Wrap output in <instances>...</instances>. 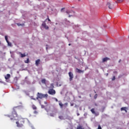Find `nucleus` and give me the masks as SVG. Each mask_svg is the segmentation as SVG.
<instances>
[{
  "instance_id": "obj_31",
  "label": "nucleus",
  "mask_w": 129,
  "mask_h": 129,
  "mask_svg": "<svg viewBox=\"0 0 129 129\" xmlns=\"http://www.w3.org/2000/svg\"><path fill=\"white\" fill-rule=\"evenodd\" d=\"M115 79H116L115 77L114 76V77H113V78L112 79V81H115Z\"/></svg>"
},
{
  "instance_id": "obj_27",
  "label": "nucleus",
  "mask_w": 129,
  "mask_h": 129,
  "mask_svg": "<svg viewBox=\"0 0 129 129\" xmlns=\"http://www.w3.org/2000/svg\"><path fill=\"white\" fill-rule=\"evenodd\" d=\"M5 40H6L7 42H8V36H5Z\"/></svg>"
},
{
  "instance_id": "obj_41",
  "label": "nucleus",
  "mask_w": 129,
  "mask_h": 129,
  "mask_svg": "<svg viewBox=\"0 0 129 129\" xmlns=\"http://www.w3.org/2000/svg\"><path fill=\"white\" fill-rule=\"evenodd\" d=\"M44 103L47 104V102H44Z\"/></svg>"
},
{
  "instance_id": "obj_23",
  "label": "nucleus",
  "mask_w": 129,
  "mask_h": 129,
  "mask_svg": "<svg viewBox=\"0 0 129 129\" xmlns=\"http://www.w3.org/2000/svg\"><path fill=\"white\" fill-rule=\"evenodd\" d=\"M50 88H51V89H53V88H54L53 84H50Z\"/></svg>"
},
{
  "instance_id": "obj_33",
  "label": "nucleus",
  "mask_w": 129,
  "mask_h": 129,
  "mask_svg": "<svg viewBox=\"0 0 129 129\" xmlns=\"http://www.w3.org/2000/svg\"><path fill=\"white\" fill-rule=\"evenodd\" d=\"M54 99L55 100V101H56V102H58V100H57V99H56V98H54Z\"/></svg>"
},
{
  "instance_id": "obj_5",
  "label": "nucleus",
  "mask_w": 129,
  "mask_h": 129,
  "mask_svg": "<svg viewBox=\"0 0 129 129\" xmlns=\"http://www.w3.org/2000/svg\"><path fill=\"white\" fill-rule=\"evenodd\" d=\"M48 94L51 95H54L56 94V91L53 89H49Z\"/></svg>"
},
{
  "instance_id": "obj_28",
  "label": "nucleus",
  "mask_w": 129,
  "mask_h": 129,
  "mask_svg": "<svg viewBox=\"0 0 129 129\" xmlns=\"http://www.w3.org/2000/svg\"><path fill=\"white\" fill-rule=\"evenodd\" d=\"M117 3H122L123 0H117Z\"/></svg>"
},
{
  "instance_id": "obj_34",
  "label": "nucleus",
  "mask_w": 129,
  "mask_h": 129,
  "mask_svg": "<svg viewBox=\"0 0 129 129\" xmlns=\"http://www.w3.org/2000/svg\"><path fill=\"white\" fill-rule=\"evenodd\" d=\"M64 8H61V11H62V10H64Z\"/></svg>"
},
{
  "instance_id": "obj_19",
  "label": "nucleus",
  "mask_w": 129,
  "mask_h": 129,
  "mask_svg": "<svg viewBox=\"0 0 129 129\" xmlns=\"http://www.w3.org/2000/svg\"><path fill=\"white\" fill-rule=\"evenodd\" d=\"M24 63H29V58H28L25 61H24Z\"/></svg>"
},
{
  "instance_id": "obj_10",
  "label": "nucleus",
  "mask_w": 129,
  "mask_h": 129,
  "mask_svg": "<svg viewBox=\"0 0 129 129\" xmlns=\"http://www.w3.org/2000/svg\"><path fill=\"white\" fill-rule=\"evenodd\" d=\"M40 62H41V60L39 59H37L35 60V65L37 67H38L39 64H40Z\"/></svg>"
},
{
  "instance_id": "obj_2",
  "label": "nucleus",
  "mask_w": 129,
  "mask_h": 129,
  "mask_svg": "<svg viewBox=\"0 0 129 129\" xmlns=\"http://www.w3.org/2000/svg\"><path fill=\"white\" fill-rule=\"evenodd\" d=\"M27 121V119L21 118L18 121L16 122L17 126L18 127H22L23 125Z\"/></svg>"
},
{
  "instance_id": "obj_40",
  "label": "nucleus",
  "mask_w": 129,
  "mask_h": 129,
  "mask_svg": "<svg viewBox=\"0 0 129 129\" xmlns=\"http://www.w3.org/2000/svg\"><path fill=\"white\" fill-rule=\"evenodd\" d=\"M120 61H121V59H119V62H120Z\"/></svg>"
},
{
  "instance_id": "obj_22",
  "label": "nucleus",
  "mask_w": 129,
  "mask_h": 129,
  "mask_svg": "<svg viewBox=\"0 0 129 129\" xmlns=\"http://www.w3.org/2000/svg\"><path fill=\"white\" fill-rule=\"evenodd\" d=\"M7 42L8 43V45L11 46L12 43L10 42H9V41H7Z\"/></svg>"
},
{
  "instance_id": "obj_21",
  "label": "nucleus",
  "mask_w": 129,
  "mask_h": 129,
  "mask_svg": "<svg viewBox=\"0 0 129 129\" xmlns=\"http://www.w3.org/2000/svg\"><path fill=\"white\" fill-rule=\"evenodd\" d=\"M17 25L18 26H24V24L17 23Z\"/></svg>"
},
{
  "instance_id": "obj_35",
  "label": "nucleus",
  "mask_w": 129,
  "mask_h": 129,
  "mask_svg": "<svg viewBox=\"0 0 129 129\" xmlns=\"http://www.w3.org/2000/svg\"><path fill=\"white\" fill-rule=\"evenodd\" d=\"M125 113H127V111L126 110H124Z\"/></svg>"
},
{
  "instance_id": "obj_14",
  "label": "nucleus",
  "mask_w": 129,
  "mask_h": 129,
  "mask_svg": "<svg viewBox=\"0 0 129 129\" xmlns=\"http://www.w3.org/2000/svg\"><path fill=\"white\" fill-rule=\"evenodd\" d=\"M11 78V75L10 74H7L6 76L5 77V79L9 80V78Z\"/></svg>"
},
{
  "instance_id": "obj_18",
  "label": "nucleus",
  "mask_w": 129,
  "mask_h": 129,
  "mask_svg": "<svg viewBox=\"0 0 129 129\" xmlns=\"http://www.w3.org/2000/svg\"><path fill=\"white\" fill-rule=\"evenodd\" d=\"M58 118L60 119V120H63L64 117L62 115H60L58 116Z\"/></svg>"
},
{
  "instance_id": "obj_12",
  "label": "nucleus",
  "mask_w": 129,
  "mask_h": 129,
  "mask_svg": "<svg viewBox=\"0 0 129 129\" xmlns=\"http://www.w3.org/2000/svg\"><path fill=\"white\" fill-rule=\"evenodd\" d=\"M19 54L20 56L21 57H25L26 56H27L25 53L22 54V52H19Z\"/></svg>"
},
{
  "instance_id": "obj_8",
  "label": "nucleus",
  "mask_w": 129,
  "mask_h": 129,
  "mask_svg": "<svg viewBox=\"0 0 129 129\" xmlns=\"http://www.w3.org/2000/svg\"><path fill=\"white\" fill-rule=\"evenodd\" d=\"M42 26H43L44 27V28L46 30L49 29V27L46 25L45 21H43V22L42 24Z\"/></svg>"
},
{
  "instance_id": "obj_36",
  "label": "nucleus",
  "mask_w": 129,
  "mask_h": 129,
  "mask_svg": "<svg viewBox=\"0 0 129 129\" xmlns=\"http://www.w3.org/2000/svg\"><path fill=\"white\" fill-rule=\"evenodd\" d=\"M41 107L43 108H44V106L43 105H41Z\"/></svg>"
},
{
  "instance_id": "obj_15",
  "label": "nucleus",
  "mask_w": 129,
  "mask_h": 129,
  "mask_svg": "<svg viewBox=\"0 0 129 129\" xmlns=\"http://www.w3.org/2000/svg\"><path fill=\"white\" fill-rule=\"evenodd\" d=\"M109 60V58L108 57H106V58H103V62H104L107 60Z\"/></svg>"
},
{
  "instance_id": "obj_38",
  "label": "nucleus",
  "mask_w": 129,
  "mask_h": 129,
  "mask_svg": "<svg viewBox=\"0 0 129 129\" xmlns=\"http://www.w3.org/2000/svg\"><path fill=\"white\" fill-rule=\"evenodd\" d=\"M80 115L79 113H77V116H79Z\"/></svg>"
},
{
  "instance_id": "obj_24",
  "label": "nucleus",
  "mask_w": 129,
  "mask_h": 129,
  "mask_svg": "<svg viewBox=\"0 0 129 129\" xmlns=\"http://www.w3.org/2000/svg\"><path fill=\"white\" fill-rule=\"evenodd\" d=\"M126 107H122V108H121V111H125V110H126Z\"/></svg>"
},
{
  "instance_id": "obj_39",
  "label": "nucleus",
  "mask_w": 129,
  "mask_h": 129,
  "mask_svg": "<svg viewBox=\"0 0 129 129\" xmlns=\"http://www.w3.org/2000/svg\"><path fill=\"white\" fill-rule=\"evenodd\" d=\"M69 46H71V44H69Z\"/></svg>"
},
{
  "instance_id": "obj_37",
  "label": "nucleus",
  "mask_w": 129,
  "mask_h": 129,
  "mask_svg": "<svg viewBox=\"0 0 129 129\" xmlns=\"http://www.w3.org/2000/svg\"><path fill=\"white\" fill-rule=\"evenodd\" d=\"M104 111V108H103L102 112Z\"/></svg>"
},
{
  "instance_id": "obj_16",
  "label": "nucleus",
  "mask_w": 129,
  "mask_h": 129,
  "mask_svg": "<svg viewBox=\"0 0 129 129\" xmlns=\"http://www.w3.org/2000/svg\"><path fill=\"white\" fill-rule=\"evenodd\" d=\"M32 109L34 110H36L37 109V107L35 106V105H32Z\"/></svg>"
},
{
  "instance_id": "obj_17",
  "label": "nucleus",
  "mask_w": 129,
  "mask_h": 129,
  "mask_svg": "<svg viewBox=\"0 0 129 129\" xmlns=\"http://www.w3.org/2000/svg\"><path fill=\"white\" fill-rule=\"evenodd\" d=\"M59 105H60L61 108H62V107H63V104L61 102L59 101Z\"/></svg>"
},
{
  "instance_id": "obj_9",
  "label": "nucleus",
  "mask_w": 129,
  "mask_h": 129,
  "mask_svg": "<svg viewBox=\"0 0 129 129\" xmlns=\"http://www.w3.org/2000/svg\"><path fill=\"white\" fill-rule=\"evenodd\" d=\"M52 112L53 113H50V116L53 117L55 115V114L57 113V109H54Z\"/></svg>"
},
{
  "instance_id": "obj_20",
  "label": "nucleus",
  "mask_w": 129,
  "mask_h": 129,
  "mask_svg": "<svg viewBox=\"0 0 129 129\" xmlns=\"http://www.w3.org/2000/svg\"><path fill=\"white\" fill-rule=\"evenodd\" d=\"M41 82H42V83H43V84H46V80L44 79H42V80H41Z\"/></svg>"
},
{
  "instance_id": "obj_13",
  "label": "nucleus",
  "mask_w": 129,
  "mask_h": 129,
  "mask_svg": "<svg viewBox=\"0 0 129 129\" xmlns=\"http://www.w3.org/2000/svg\"><path fill=\"white\" fill-rule=\"evenodd\" d=\"M76 71H77V73H80V74H81V73H84V71H81V70H80L78 68H77L76 69Z\"/></svg>"
},
{
  "instance_id": "obj_11",
  "label": "nucleus",
  "mask_w": 129,
  "mask_h": 129,
  "mask_svg": "<svg viewBox=\"0 0 129 129\" xmlns=\"http://www.w3.org/2000/svg\"><path fill=\"white\" fill-rule=\"evenodd\" d=\"M107 6H108V9H110V10H112L113 8V7L111 6V4L109 3H108L107 4Z\"/></svg>"
},
{
  "instance_id": "obj_4",
  "label": "nucleus",
  "mask_w": 129,
  "mask_h": 129,
  "mask_svg": "<svg viewBox=\"0 0 129 129\" xmlns=\"http://www.w3.org/2000/svg\"><path fill=\"white\" fill-rule=\"evenodd\" d=\"M66 14L69 15V18H71L75 14V12L72 10H67L66 11Z\"/></svg>"
},
{
  "instance_id": "obj_32",
  "label": "nucleus",
  "mask_w": 129,
  "mask_h": 129,
  "mask_svg": "<svg viewBox=\"0 0 129 129\" xmlns=\"http://www.w3.org/2000/svg\"><path fill=\"white\" fill-rule=\"evenodd\" d=\"M31 99L33 100H36V99L33 98V97H31Z\"/></svg>"
},
{
  "instance_id": "obj_7",
  "label": "nucleus",
  "mask_w": 129,
  "mask_h": 129,
  "mask_svg": "<svg viewBox=\"0 0 129 129\" xmlns=\"http://www.w3.org/2000/svg\"><path fill=\"white\" fill-rule=\"evenodd\" d=\"M69 77H70V81H72L74 79V74L71 72H69Z\"/></svg>"
},
{
  "instance_id": "obj_3",
  "label": "nucleus",
  "mask_w": 129,
  "mask_h": 129,
  "mask_svg": "<svg viewBox=\"0 0 129 129\" xmlns=\"http://www.w3.org/2000/svg\"><path fill=\"white\" fill-rule=\"evenodd\" d=\"M48 98V94H43L41 93H37V98L36 99L38 100L39 99H42V98Z\"/></svg>"
},
{
  "instance_id": "obj_30",
  "label": "nucleus",
  "mask_w": 129,
  "mask_h": 129,
  "mask_svg": "<svg viewBox=\"0 0 129 129\" xmlns=\"http://www.w3.org/2000/svg\"><path fill=\"white\" fill-rule=\"evenodd\" d=\"M94 99H96V98H97V94H95V95H94Z\"/></svg>"
},
{
  "instance_id": "obj_43",
  "label": "nucleus",
  "mask_w": 129,
  "mask_h": 129,
  "mask_svg": "<svg viewBox=\"0 0 129 129\" xmlns=\"http://www.w3.org/2000/svg\"><path fill=\"white\" fill-rule=\"evenodd\" d=\"M114 73H117L116 72H114Z\"/></svg>"
},
{
  "instance_id": "obj_25",
  "label": "nucleus",
  "mask_w": 129,
  "mask_h": 129,
  "mask_svg": "<svg viewBox=\"0 0 129 129\" xmlns=\"http://www.w3.org/2000/svg\"><path fill=\"white\" fill-rule=\"evenodd\" d=\"M77 129H84L82 127V126H78Z\"/></svg>"
},
{
  "instance_id": "obj_29",
  "label": "nucleus",
  "mask_w": 129,
  "mask_h": 129,
  "mask_svg": "<svg viewBox=\"0 0 129 129\" xmlns=\"http://www.w3.org/2000/svg\"><path fill=\"white\" fill-rule=\"evenodd\" d=\"M38 112L36 111L35 110L34 111H33V113H34L35 114H37Z\"/></svg>"
},
{
  "instance_id": "obj_44",
  "label": "nucleus",
  "mask_w": 129,
  "mask_h": 129,
  "mask_svg": "<svg viewBox=\"0 0 129 129\" xmlns=\"http://www.w3.org/2000/svg\"><path fill=\"white\" fill-rule=\"evenodd\" d=\"M94 93H96V92H95V91H94Z\"/></svg>"
},
{
  "instance_id": "obj_42",
  "label": "nucleus",
  "mask_w": 129,
  "mask_h": 129,
  "mask_svg": "<svg viewBox=\"0 0 129 129\" xmlns=\"http://www.w3.org/2000/svg\"><path fill=\"white\" fill-rule=\"evenodd\" d=\"M39 103L41 104V102L39 101Z\"/></svg>"
},
{
  "instance_id": "obj_26",
  "label": "nucleus",
  "mask_w": 129,
  "mask_h": 129,
  "mask_svg": "<svg viewBox=\"0 0 129 129\" xmlns=\"http://www.w3.org/2000/svg\"><path fill=\"white\" fill-rule=\"evenodd\" d=\"M47 20L48 21H49V22H51L50 19H49L48 16H47V18L46 19V20H45L44 22H46V21H47Z\"/></svg>"
},
{
  "instance_id": "obj_6",
  "label": "nucleus",
  "mask_w": 129,
  "mask_h": 129,
  "mask_svg": "<svg viewBox=\"0 0 129 129\" xmlns=\"http://www.w3.org/2000/svg\"><path fill=\"white\" fill-rule=\"evenodd\" d=\"M91 111L92 113L95 115L96 116H98V115H99V113L98 112H96L95 111L94 108H92L91 110Z\"/></svg>"
},
{
  "instance_id": "obj_1",
  "label": "nucleus",
  "mask_w": 129,
  "mask_h": 129,
  "mask_svg": "<svg viewBox=\"0 0 129 129\" xmlns=\"http://www.w3.org/2000/svg\"><path fill=\"white\" fill-rule=\"evenodd\" d=\"M22 108H23V107L21 106H19L14 107L13 111H12L11 115H8L7 116L10 118V120H15V118L18 117V114L16 112L20 111Z\"/></svg>"
}]
</instances>
